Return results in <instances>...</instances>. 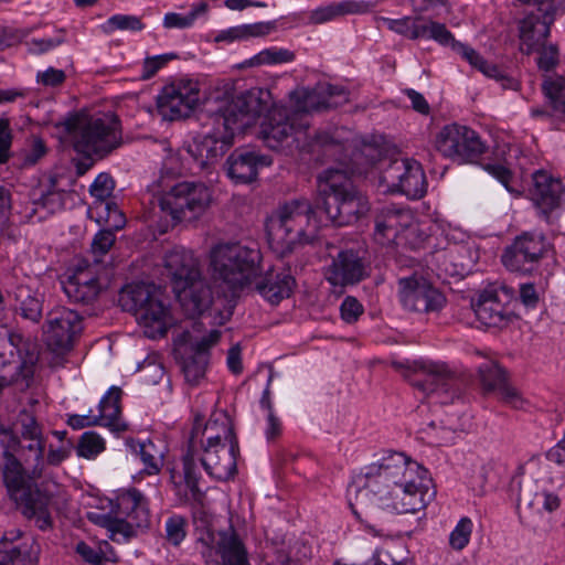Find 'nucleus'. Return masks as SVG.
Instances as JSON below:
<instances>
[{"mask_svg": "<svg viewBox=\"0 0 565 565\" xmlns=\"http://www.w3.org/2000/svg\"><path fill=\"white\" fill-rule=\"evenodd\" d=\"M163 267L169 276L173 292L185 315L191 318L207 310L214 322L223 324L232 316V310L222 311L218 299L214 300L210 287L202 275L201 262L193 250L183 246H173L163 255Z\"/></svg>", "mask_w": 565, "mask_h": 565, "instance_id": "20e7f679", "label": "nucleus"}, {"mask_svg": "<svg viewBox=\"0 0 565 565\" xmlns=\"http://www.w3.org/2000/svg\"><path fill=\"white\" fill-rule=\"evenodd\" d=\"M358 164L370 167L380 164V182L388 191L399 192L409 199H420L427 190V181L422 164L411 158H382V150L373 145H364L354 154Z\"/></svg>", "mask_w": 565, "mask_h": 565, "instance_id": "0eeeda50", "label": "nucleus"}, {"mask_svg": "<svg viewBox=\"0 0 565 565\" xmlns=\"http://www.w3.org/2000/svg\"><path fill=\"white\" fill-rule=\"evenodd\" d=\"M17 310L22 318L39 322L43 310V295L20 287L17 291Z\"/></svg>", "mask_w": 565, "mask_h": 565, "instance_id": "ea45409f", "label": "nucleus"}, {"mask_svg": "<svg viewBox=\"0 0 565 565\" xmlns=\"http://www.w3.org/2000/svg\"><path fill=\"white\" fill-rule=\"evenodd\" d=\"M149 189L158 198L161 210L177 222L196 220L212 202V190L202 182L183 181L170 185L161 177Z\"/></svg>", "mask_w": 565, "mask_h": 565, "instance_id": "1a4fd4ad", "label": "nucleus"}, {"mask_svg": "<svg viewBox=\"0 0 565 565\" xmlns=\"http://www.w3.org/2000/svg\"><path fill=\"white\" fill-rule=\"evenodd\" d=\"M114 188L115 183L109 174H98L89 186V193L95 199L92 204H99L100 202H110L109 198L114 191Z\"/></svg>", "mask_w": 565, "mask_h": 565, "instance_id": "603ef678", "label": "nucleus"}, {"mask_svg": "<svg viewBox=\"0 0 565 565\" xmlns=\"http://www.w3.org/2000/svg\"><path fill=\"white\" fill-rule=\"evenodd\" d=\"M191 448L210 445H224V443H237L233 433L230 417L225 413H215L203 425V419L195 417L190 440Z\"/></svg>", "mask_w": 565, "mask_h": 565, "instance_id": "b1692460", "label": "nucleus"}, {"mask_svg": "<svg viewBox=\"0 0 565 565\" xmlns=\"http://www.w3.org/2000/svg\"><path fill=\"white\" fill-rule=\"evenodd\" d=\"M290 102L294 106L292 114L308 119V113L329 108L320 84L312 88H298L290 94Z\"/></svg>", "mask_w": 565, "mask_h": 565, "instance_id": "f704fd0d", "label": "nucleus"}, {"mask_svg": "<svg viewBox=\"0 0 565 565\" xmlns=\"http://www.w3.org/2000/svg\"><path fill=\"white\" fill-rule=\"evenodd\" d=\"M273 22H256L250 24H242L222 30L215 36L216 42L233 43L250 38H259L269 34L274 29Z\"/></svg>", "mask_w": 565, "mask_h": 565, "instance_id": "4c0bfd02", "label": "nucleus"}, {"mask_svg": "<svg viewBox=\"0 0 565 565\" xmlns=\"http://www.w3.org/2000/svg\"><path fill=\"white\" fill-rule=\"evenodd\" d=\"M519 298L526 308L534 309L540 302V292L531 282L521 284L519 288Z\"/></svg>", "mask_w": 565, "mask_h": 565, "instance_id": "69168bd1", "label": "nucleus"}, {"mask_svg": "<svg viewBox=\"0 0 565 565\" xmlns=\"http://www.w3.org/2000/svg\"><path fill=\"white\" fill-rule=\"evenodd\" d=\"M195 450L196 448H191V445L189 444L188 451L183 456V471L185 484L190 490L192 498L198 500L201 497V491L198 486L200 470L196 465Z\"/></svg>", "mask_w": 565, "mask_h": 565, "instance_id": "49530a36", "label": "nucleus"}, {"mask_svg": "<svg viewBox=\"0 0 565 565\" xmlns=\"http://www.w3.org/2000/svg\"><path fill=\"white\" fill-rule=\"evenodd\" d=\"M340 312L347 323H353L364 312V308L356 298L348 296L340 306Z\"/></svg>", "mask_w": 565, "mask_h": 565, "instance_id": "680f3d73", "label": "nucleus"}, {"mask_svg": "<svg viewBox=\"0 0 565 565\" xmlns=\"http://www.w3.org/2000/svg\"><path fill=\"white\" fill-rule=\"evenodd\" d=\"M117 518L124 519L131 530V537L136 536L139 530L150 525V510L145 495L137 489L120 491L111 510Z\"/></svg>", "mask_w": 565, "mask_h": 565, "instance_id": "5701e85b", "label": "nucleus"}, {"mask_svg": "<svg viewBox=\"0 0 565 565\" xmlns=\"http://www.w3.org/2000/svg\"><path fill=\"white\" fill-rule=\"evenodd\" d=\"M209 6L205 2L194 4L191 11L186 14L178 12H168L164 14L162 25L166 29H190L194 25L195 21L206 14Z\"/></svg>", "mask_w": 565, "mask_h": 565, "instance_id": "37998d69", "label": "nucleus"}, {"mask_svg": "<svg viewBox=\"0 0 565 565\" xmlns=\"http://www.w3.org/2000/svg\"><path fill=\"white\" fill-rule=\"evenodd\" d=\"M77 152L104 157L121 143L120 120L114 113H78L65 120Z\"/></svg>", "mask_w": 565, "mask_h": 565, "instance_id": "423d86ee", "label": "nucleus"}, {"mask_svg": "<svg viewBox=\"0 0 565 565\" xmlns=\"http://www.w3.org/2000/svg\"><path fill=\"white\" fill-rule=\"evenodd\" d=\"M62 288L66 297L73 302H93L100 291L96 266L82 262L74 273L62 281Z\"/></svg>", "mask_w": 565, "mask_h": 565, "instance_id": "393cba45", "label": "nucleus"}, {"mask_svg": "<svg viewBox=\"0 0 565 565\" xmlns=\"http://www.w3.org/2000/svg\"><path fill=\"white\" fill-rule=\"evenodd\" d=\"M83 329L78 312L64 306H55L46 313L42 327L45 344L56 353L70 351Z\"/></svg>", "mask_w": 565, "mask_h": 565, "instance_id": "f3484780", "label": "nucleus"}, {"mask_svg": "<svg viewBox=\"0 0 565 565\" xmlns=\"http://www.w3.org/2000/svg\"><path fill=\"white\" fill-rule=\"evenodd\" d=\"M260 94V90L236 94L230 84L211 94L207 100L211 127L189 147L201 169L222 158L233 146L236 134L244 132L256 122L264 111Z\"/></svg>", "mask_w": 565, "mask_h": 565, "instance_id": "f03ea898", "label": "nucleus"}, {"mask_svg": "<svg viewBox=\"0 0 565 565\" xmlns=\"http://www.w3.org/2000/svg\"><path fill=\"white\" fill-rule=\"evenodd\" d=\"M65 73L62 70L49 67L43 72H38L36 81L44 86L55 87L65 81Z\"/></svg>", "mask_w": 565, "mask_h": 565, "instance_id": "0e129e2a", "label": "nucleus"}, {"mask_svg": "<svg viewBox=\"0 0 565 565\" xmlns=\"http://www.w3.org/2000/svg\"><path fill=\"white\" fill-rule=\"evenodd\" d=\"M174 57L175 55L172 53L147 57L142 64V70L140 74L141 78L149 79L153 77L162 67H164Z\"/></svg>", "mask_w": 565, "mask_h": 565, "instance_id": "13d9d810", "label": "nucleus"}, {"mask_svg": "<svg viewBox=\"0 0 565 565\" xmlns=\"http://www.w3.org/2000/svg\"><path fill=\"white\" fill-rule=\"evenodd\" d=\"M513 3L533 2V9L520 22L521 50L530 54L540 50L550 34V26L555 19L562 0H512Z\"/></svg>", "mask_w": 565, "mask_h": 565, "instance_id": "2eb2a0df", "label": "nucleus"}, {"mask_svg": "<svg viewBox=\"0 0 565 565\" xmlns=\"http://www.w3.org/2000/svg\"><path fill=\"white\" fill-rule=\"evenodd\" d=\"M430 236L429 226L415 220L413 216V224L405 227L397 245H407L413 249L419 248Z\"/></svg>", "mask_w": 565, "mask_h": 565, "instance_id": "de8ad7c7", "label": "nucleus"}, {"mask_svg": "<svg viewBox=\"0 0 565 565\" xmlns=\"http://www.w3.org/2000/svg\"><path fill=\"white\" fill-rule=\"evenodd\" d=\"M207 358L193 355L183 362V373L186 382L196 384L204 376L206 369Z\"/></svg>", "mask_w": 565, "mask_h": 565, "instance_id": "5fc2aeb1", "label": "nucleus"}, {"mask_svg": "<svg viewBox=\"0 0 565 565\" xmlns=\"http://www.w3.org/2000/svg\"><path fill=\"white\" fill-rule=\"evenodd\" d=\"M473 523L471 519L467 516L461 518L449 535L450 546L457 551L463 550L470 541Z\"/></svg>", "mask_w": 565, "mask_h": 565, "instance_id": "864d4df0", "label": "nucleus"}, {"mask_svg": "<svg viewBox=\"0 0 565 565\" xmlns=\"http://www.w3.org/2000/svg\"><path fill=\"white\" fill-rule=\"evenodd\" d=\"M100 28L105 33L110 34L117 30L131 32L141 31L143 24L136 15L114 14L108 18Z\"/></svg>", "mask_w": 565, "mask_h": 565, "instance_id": "09e8293b", "label": "nucleus"}, {"mask_svg": "<svg viewBox=\"0 0 565 565\" xmlns=\"http://www.w3.org/2000/svg\"><path fill=\"white\" fill-rule=\"evenodd\" d=\"M105 450V440L95 431H85L77 446V455L86 459H94Z\"/></svg>", "mask_w": 565, "mask_h": 565, "instance_id": "8fccbe9b", "label": "nucleus"}, {"mask_svg": "<svg viewBox=\"0 0 565 565\" xmlns=\"http://www.w3.org/2000/svg\"><path fill=\"white\" fill-rule=\"evenodd\" d=\"M434 147L444 158L459 164L476 162L488 148L477 131L457 122L439 129L435 136Z\"/></svg>", "mask_w": 565, "mask_h": 565, "instance_id": "ddd939ff", "label": "nucleus"}, {"mask_svg": "<svg viewBox=\"0 0 565 565\" xmlns=\"http://www.w3.org/2000/svg\"><path fill=\"white\" fill-rule=\"evenodd\" d=\"M185 520L180 515H173L166 522L167 540L178 546L185 537Z\"/></svg>", "mask_w": 565, "mask_h": 565, "instance_id": "4d7b16f0", "label": "nucleus"}, {"mask_svg": "<svg viewBox=\"0 0 565 565\" xmlns=\"http://www.w3.org/2000/svg\"><path fill=\"white\" fill-rule=\"evenodd\" d=\"M201 554L206 563L221 565H243L248 554L236 531H207L199 539Z\"/></svg>", "mask_w": 565, "mask_h": 565, "instance_id": "aec40b11", "label": "nucleus"}, {"mask_svg": "<svg viewBox=\"0 0 565 565\" xmlns=\"http://www.w3.org/2000/svg\"><path fill=\"white\" fill-rule=\"evenodd\" d=\"M473 311L477 319L487 327L502 328L512 321L513 312L503 302L499 291H484L480 295Z\"/></svg>", "mask_w": 565, "mask_h": 565, "instance_id": "2f4dec72", "label": "nucleus"}, {"mask_svg": "<svg viewBox=\"0 0 565 565\" xmlns=\"http://www.w3.org/2000/svg\"><path fill=\"white\" fill-rule=\"evenodd\" d=\"M122 391L118 386H111L102 397L98 404V414L100 426L109 428L111 431L120 433L127 429V424L120 417V398Z\"/></svg>", "mask_w": 565, "mask_h": 565, "instance_id": "72a5a7b5", "label": "nucleus"}, {"mask_svg": "<svg viewBox=\"0 0 565 565\" xmlns=\"http://www.w3.org/2000/svg\"><path fill=\"white\" fill-rule=\"evenodd\" d=\"M412 224L409 209L394 204L384 206L375 218L374 239L381 245L397 244L404 228Z\"/></svg>", "mask_w": 565, "mask_h": 565, "instance_id": "bb28decb", "label": "nucleus"}, {"mask_svg": "<svg viewBox=\"0 0 565 565\" xmlns=\"http://www.w3.org/2000/svg\"><path fill=\"white\" fill-rule=\"evenodd\" d=\"M398 299L405 310L416 313H436L446 305L445 295L417 275L398 279Z\"/></svg>", "mask_w": 565, "mask_h": 565, "instance_id": "6ab92c4d", "label": "nucleus"}, {"mask_svg": "<svg viewBox=\"0 0 565 565\" xmlns=\"http://www.w3.org/2000/svg\"><path fill=\"white\" fill-rule=\"evenodd\" d=\"M21 423V438L18 439L10 433H3L1 435L0 443L8 445V447L15 449L19 447L21 455L24 457V461L31 468V477H28L31 482L34 479L42 476L44 468L43 452L45 449V439L42 433V427L35 419V417L28 413L22 412L20 415Z\"/></svg>", "mask_w": 565, "mask_h": 565, "instance_id": "dca6fc26", "label": "nucleus"}, {"mask_svg": "<svg viewBox=\"0 0 565 565\" xmlns=\"http://www.w3.org/2000/svg\"><path fill=\"white\" fill-rule=\"evenodd\" d=\"M295 57V53L288 49L271 46L260 51L250 58L245 60L241 66L256 67L263 65H280L291 63Z\"/></svg>", "mask_w": 565, "mask_h": 565, "instance_id": "79ce46f5", "label": "nucleus"}, {"mask_svg": "<svg viewBox=\"0 0 565 565\" xmlns=\"http://www.w3.org/2000/svg\"><path fill=\"white\" fill-rule=\"evenodd\" d=\"M271 164L267 156L247 149L235 150L226 161L227 175L236 183H249L257 178L258 170Z\"/></svg>", "mask_w": 565, "mask_h": 565, "instance_id": "c85d7f7f", "label": "nucleus"}, {"mask_svg": "<svg viewBox=\"0 0 565 565\" xmlns=\"http://www.w3.org/2000/svg\"><path fill=\"white\" fill-rule=\"evenodd\" d=\"M365 276L362 259L353 250H341L329 265L326 278L332 286H347L361 281Z\"/></svg>", "mask_w": 565, "mask_h": 565, "instance_id": "c756f323", "label": "nucleus"}, {"mask_svg": "<svg viewBox=\"0 0 565 565\" xmlns=\"http://www.w3.org/2000/svg\"><path fill=\"white\" fill-rule=\"evenodd\" d=\"M115 239V233L110 230H102L94 236L92 242V254L96 264H98L102 260V257L109 252Z\"/></svg>", "mask_w": 565, "mask_h": 565, "instance_id": "6e6d98bb", "label": "nucleus"}, {"mask_svg": "<svg viewBox=\"0 0 565 565\" xmlns=\"http://www.w3.org/2000/svg\"><path fill=\"white\" fill-rule=\"evenodd\" d=\"M430 484L427 469L402 452H391L354 478L348 499L351 505L415 513L425 508Z\"/></svg>", "mask_w": 565, "mask_h": 565, "instance_id": "f257e3e1", "label": "nucleus"}, {"mask_svg": "<svg viewBox=\"0 0 565 565\" xmlns=\"http://www.w3.org/2000/svg\"><path fill=\"white\" fill-rule=\"evenodd\" d=\"M322 226L321 206L313 209L306 199L285 203L266 222L269 243L281 252L291 249L296 243H311Z\"/></svg>", "mask_w": 565, "mask_h": 565, "instance_id": "39448f33", "label": "nucleus"}, {"mask_svg": "<svg viewBox=\"0 0 565 565\" xmlns=\"http://www.w3.org/2000/svg\"><path fill=\"white\" fill-rule=\"evenodd\" d=\"M321 206L324 226H347L355 223L370 210L367 199L341 171H329L322 190Z\"/></svg>", "mask_w": 565, "mask_h": 565, "instance_id": "6e6552de", "label": "nucleus"}, {"mask_svg": "<svg viewBox=\"0 0 565 565\" xmlns=\"http://www.w3.org/2000/svg\"><path fill=\"white\" fill-rule=\"evenodd\" d=\"M563 192L564 185L559 179L544 170L533 173L531 199L546 216L559 205Z\"/></svg>", "mask_w": 565, "mask_h": 565, "instance_id": "7c9ffc66", "label": "nucleus"}, {"mask_svg": "<svg viewBox=\"0 0 565 565\" xmlns=\"http://www.w3.org/2000/svg\"><path fill=\"white\" fill-rule=\"evenodd\" d=\"M486 170L494 177L509 192H513L511 186L512 173L502 164H487Z\"/></svg>", "mask_w": 565, "mask_h": 565, "instance_id": "774afa93", "label": "nucleus"}, {"mask_svg": "<svg viewBox=\"0 0 565 565\" xmlns=\"http://www.w3.org/2000/svg\"><path fill=\"white\" fill-rule=\"evenodd\" d=\"M87 215L98 225H104L113 232L122 228L126 223L125 215L114 201L89 205Z\"/></svg>", "mask_w": 565, "mask_h": 565, "instance_id": "e433bc0d", "label": "nucleus"}, {"mask_svg": "<svg viewBox=\"0 0 565 565\" xmlns=\"http://www.w3.org/2000/svg\"><path fill=\"white\" fill-rule=\"evenodd\" d=\"M309 120L292 114L291 108L275 106L268 110L259 130L266 146L273 150L296 145L303 148L308 138Z\"/></svg>", "mask_w": 565, "mask_h": 565, "instance_id": "f8f14e48", "label": "nucleus"}, {"mask_svg": "<svg viewBox=\"0 0 565 565\" xmlns=\"http://www.w3.org/2000/svg\"><path fill=\"white\" fill-rule=\"evenodd\" d=\"M540 55L537 58V65L540 68L548 71L551 70L558 61V50L554 45L545 46L543 45L540 50Z\"/></svg>", "mask_w": 565, "mask_h": 565, "instance_id": "338daca9", "label": "nucleus"}, {"mask_svg": "<svg viewBox=\"0 0 565 565\" xmlns=\"http://www.w3.org/2000/svg\"><path fill=\"white\" fill-rule=\"evenodd\" d=\"M199 83L179 78L166 85L158 96V110L167 120L188 116L200 103Z\"/></svg>", "mask_w": 565, "mask_h": 565, "instance_id": "412c9836", "label": "nucleus"}, {"mask_svg": "<svg viewBox=\"0 0 565 565\" xmlns=\"http://www.w3.org/2000/svg\"><path fill=\"white\" fill-rule=\"evenodd\" d=\"M39 360L38 345L21 333L6 330L0 333V369L10 367L30 386Z\"/></svg>", "mask_w": 565, "mask_h": 565, "instance_id": "a211bd4d", "label": "nucleus"}, {"mask_svg": "<svg viewBox=\"0 0 565 565\" xmlns=\"http://www.w3.org/2000/svg\"><path fill=\"white\" fill-rule=\"evenodd\" d=\"M21 536L19 530L6 533L0 543V565H35L36 551L26 542L14 544Z\"/></svg>", "mask_w": 565, "mask_h": 565, "instance_id": "473e14b6", "label": "nucleus"}, {"mask_svg": "<svg viewBox=\"0 0 565 565\" xmlns=\"http://www.w3.org/2000/svg\"><path fill=\"white\" fill-rule=\"evenodd\" d=\"M11 145L12 131L10 128V121L9 119L0 118V164L8 161Z\"/></svg>", "mask_w": 565, "mask_h": 565, "instance_id": "e2e57ef3", "label": "nucleus"}, {"mask_svg": "<svg viewBox=\"0 0 565 565\" xmlns=\"http://www.w3.org/2000/svg\"><path fill=\"white\" fill-rule=\"evenodd\" d=\"M413 35L419 36V39H433L441 45L451 46L473 68L478 70L486 77L494 79L503 89L518 90L520 87L519 81L509 72L497 64L488 62L472 47L456 41L445 24L434 21L422 23L420 29H417Z\"/></svg>", "mask_w": 565, "mask_h": 565, "instance_id": "9b49d317", "label": "nucleus"}, {"mask_svg": "<svg viewBox=\"0 0 565 565\" xmlns=\"http://www.w3.org/2000/svg\"><path fill=\"white\" fill-rule=\"evenodd\" d=\"M480 380L487 391H500L507 383L505 371L494 361H487L479 366Z\"/></svg>", "mask_w": 565, "mask_h": 565, "instance_id": "c03bdc74", "label": "nucleus"}, {"mask_svg": "<svg viewBox=\"0 0 565 565\" xmlns=\"http://www.w3.org/2000/svg\"><path fill=\"white\" fill-rule=\"evenodd\" d=\"M203 448L200 458L206 473L218 481H226L236 472L237 443H224V445L201 446Z\"/></svg>", "mask_w": 565, "mask_h": 565, "instance_id": "a878e982", "label": "nucleus"}, {"mask_svg": "<svg viewBox=\"0 0 565 565\" xmlns=\"http://www.w3.org/2000/svg\"><path fill=\"white\" fill-rule=\"evenodd\" d=\"M329 108L338 107L349 100V92L339 85L320 84Z\"/></svg>", "mask_w": 565, "mask_h": 565, "instance_id": "052dcab7", "label": "nucleus"}, {"mask_svg": "<svg viewBox=\"0 0 565 565\" xmlns=\"http://www.w3.org/2000/svg\"><path fill=\"white\" fill-rule=\"evenodd\" d=\"M121 306L132 311L143 334L149 339L163 337L172 326L170 309L161 300V292L153 285L127 286L120 292Z\"/></svg>", "mask_w": 565, "mask_h": 565, "instance_id": "9d476101", "label": "nucleus"}, {"mask_svg": "<svg viewBox=\"0 0 565 565\" xmlns=\"http://www.w3.org/2000/svg\"><path fill=\"white\" fill-rule=\"evenodd\" d=\"M404 375L411 384L425 397L435 403L445 405L452 403L457 397L454 390V375L445 363L422 362L407 365Z\"/></svg>", "mask_w": 565, "mask_h": 565, "instance_id": "4468645a", "label": "nucleus"}, {"mask_svg": "<svg viewBox=\"0 0 565 565\" xmlns=\"http://www.w3.org/2000/svg\"><path fill=\"white\" fill-rule=\"evenodd\" d=\"M366 7L367 6L364 2L352 0L338 3L333 2L311 10L308 14V20L311 24H323L345 14L362 12Z\"/></svg>", "mask_w": 565, "mask_h": 565, "instance_id": "c9c22d12", "label": "nucleus"}, {"mask_svg": "<svg viewBox=\"0 0 565 565\" xmlns=\"http://www.w3.org/2000/svg\"><path fill=\"white\" fill-rule=\"evenodd\" d=\"M384 22L386 23L387 28L396 33L403 34L406 38L409 39H419V36H414L413 33L417 31V29H420V24L416 22L415 20L411 18H403V19H385Z\"/></svg>", "mask_w": 565, "mask_h": 565, "instance_id": "bf43d9fd", "label": "nucleus"}, {"mask_svg": "<svg viewBox=\"0 0 565 565\" xmlns=\"http://www.w3.org/2000/svg\"><path fill=\"white\" fill-rule=\"evenodd\" d=\"M139 456L148 475H156L162 466L161 457L151 440L139 443Z\"/></svg>", "mask_w": 565, "mask_h": 565, "instance_id": "3c124183", "label": "nucleus"}, {"mask_svg": "<svg viewBox=\"0 0 565 565\" xmlns=\"http://www.w3.org/2000/svg\"><path fill=\"white\" fill-rule=\"evenodd\" d=\"M547 242L541 233H524L502 255L503 265L511 271L530 273L534 264L547 249Z\"/></svg>", "mask_w": 565, "mask_h": 565, "instance_id": "4be33fe9", "label": "nucleus"}, {"mask_svg": "<svg viewBox=\"0 0 565 565\" xmlns=\"http://www.w3.org/2000/svg\"><path fill=\"white\" fill-rule=\"evenodd\" d=\"M546 103L556 116L565 115V78L559 75H547L542 84Z\"/></svg>", "mask_w": 565, "mask_h": 565, "instance_id": "58836bf2", "label": "nucleus"}, {"mask_svg": "<svg viewBox=\"0 0 565 565\" xmlns=\"http://www.w3.org/2000/svg\"><path fill=\"white\" fill-rule=\"evenodd\" d=\"M262 253L256 247L239 243H221L209 254V268L215 282L236 297L253 285L259 295L273 305L290 296L294 277L287 271L270 273L262 278Z\"/></svg>", "mask_w": 565, "mask_h": 565, "instance_id": "7ed1b4c3", "label": "nucleus"}, {"mask_svg": "<svg viewBox=\"0 0 565 565\" xmlns=\"http://www.w3.org/2000/svg\"><path fill=\"white\" fill-rule=\"evenodd\" d=\"M430 263L440 278L463 277L471 270L472 258L467 246L452 244L431 255Z\"/></svg>", "mask_w": 565, "mask_h": 565, "instance_id": "cd10ccee", "label": "nucleus"}, {"mask_svg": "<svg viewBox=\"0 0 565 565\" xmlns=\"http://www.w3.org/2000/svg\"><path fill=\"white\" fill-rule=\"evenodd\" d=\"M76 553L87 563L93 565H102L104 562H116L117 557L111 547L105 543L98 548L83 541L76 544Z\"/></svg>", "mask_w": 565, "mask_h": 565, "instance_id": "a18cd8bd", "label": "nucleus"}, {"mask_svg": "<svg viewBox=\"0 0 565 565\" xmlns=\"http://www.w3.org/2000/svg\"><path fill=\"white\" fill-rule=\"evenodd\" d=\"M88 519L105 527L109 532V537L117 543H126L131 539L130 526L124 519L111 516L104 513H88Z\"/></svg>", "mask_w": 565, "mask_h": 565, "instance_id": "a19ab883", "label": "nucleus"}]
</instances>
